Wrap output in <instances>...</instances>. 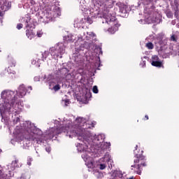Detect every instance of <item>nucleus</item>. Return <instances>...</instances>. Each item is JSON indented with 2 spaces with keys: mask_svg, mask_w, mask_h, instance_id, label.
I'll return each instance as SVG.
<instances>
[{
  "mask_svg": "<svg viewBox=\"0 0 179 179\" xmlns=\"http://www.w3.org/2000/svg\"><path fill=\"white\" fill-rule=\"evenodd\" d=\"M72 120H75V117L64 118L62 124L59 122L56 129L59 131V134L64 132L66 134V136H69L70 138L78 136V141H81L83 143L77 144V150L80 152H83L82 158L87 168L93 169L92 153L103 155L107 149H110L111 143L104 142L106 135L101 134L96 136L87 130L94 128V125L97 124L96 121L90 122L89 117L86 119L79 117L72 123ZM59 125L63 126L58 129Z\"/></svg>",
  "mask_w": 179,
  "mask_h": 179,
  "instance_id": "1",
  "label": "nucleus"
},
{
  "mask_svg": "<svg viewBox=\"0 0 179 179\" xmlns=\"http://www.w3.org/2000/svg\"><path fill=\"white\" fill-rule=\"evenodd\" d=\"M55 124L54 127L50 128L46 130L45 134H43V131L38 129L37 127L32 124L30 121L23 122L20 120V116H16L15 117L8 120V123H5L6 125H8L9 131H12V127L16 125L14 131V140H11V143L13 142H17L22 145V148L26 149L31 145L32 142H36V143H44V141H51L54 138H57L58 135L61 133L57 127L59 125V121L53 120Z\"/></svg>",
  "mask_w": 179,
  "mask_h": 179,
  "instance_id": "2",
  "label": "nucleus"
},
{
  "mask_svg": "<svg viewBox=\"0 0 179 179\" xmlns=\"http://www.w3.org/2000/svg\"><path fill=\"white\" fill-rule=\"evenodd\" d=\"M27 93H30L24 85L19 86L16 92L5 90L1 93L2 103H0V114L1 115L2 122L9 124L10 115L13 118L20 117L19 114L23 110V103L17 101V97L22 99ZM17 96V97H16Z\"/></svg>",
  "mask_w": 179,
  "mask_h": 179,
  "instance_id": "3",
  "label": "nucleus"
},
{
  "mask_svg": "<svg viewBox=\"0 0 179 179\" xmlns=\"http://www.w3.org/2000/svg\"><path fill=\"white\" fill-rule=\"evenodd\" d=\"M78 43H81L80 50L83 51V48L86 50H93L94 48V43L96 42V34L93 32L83 33L78 36Z\"/></svg>",
  "mask_w": 179,
  "mask_h": 179,
  "instance_id": "4",
  "label": "nucleus"
},
{
  "mask_svg": "<svg viewBox=\"0 0 179 179\" xmlns=\"http://www.w3.org/2000/svg\"><path fill=\"white\" fill-rule=\"evenodd\" d=\"M102 23L111 26V27L108 28V29H104L105 31H108L110 34H114L116 31H118L120 24H118L117 22L115 16L111 15V13H103L102 16Z\"/></svg>",
  "mask_w": 179,
  "mask_h": 179,
  "instance_id": "5",
  "label": "nucleus"
},
{
  "mask_svg": "<svg viewBox=\"0 0 179 179\" xmlns=\"http://www.w3.org/2000/svg\"><path fill=\"white\" fill-rule=\"evenodd\" d=\"M160 50L159 51V57L162 58H169L171 55L179 57V50H177V48L174 46L166 45V41H160Z\"/></svg>",
  "mask_w": 179,
  "mask_h": 179,
  "instance_id": "6",
  "label": "nucleus"
},
{
  "mask_svg": "<svg viewBox=\"0 0 179 179\" xmlns=\"http://www.w3.org/2000/svg\"><path fill=\"white\" fill-rule=\"evenodd\" d=\"M145 23L150 24L157 22V13L155 12V6H150V8L145 7L144 9ZM141 23H143V20H141Z\"/></svg>",
  "mask_w": 179,
  "mask_h": 179,
  "instance_id": "7",
  "label": "nucleus"
},
{
  "mask_svg": "<svg viewBox=\"0 0 179 179\" xmlns=\"http://www.w3.org/2000/svg\"><path fill=\"white\" fill-rule=\"evenodd\" d=\"M61 16V11H59V8H53L50 11H45L43 15H40L39 22L42 23H48L49 22H52L53 19Z\"/></svg>",
  "mask_w": 179,
  "mask_h": 179,
  "instance_id": "8",
  "label": "nucleus"
},
{
  "mask_svg": "<svg viewBox=\"0 0 179 179\" xmlns=\"http://www.w3.org/2000/svg\"><path fill=\"white\" fill-rule=\"evenodd\" d=\"M50 55L55 59L57 58H62V55L65 54V45L63 43H59L54 47L50 48Z\"/></svg>",
  "mask_w": 179,
  "mask_h": 179,
  "instance_id": "9",
  "label": "nucleus"
},
{
  "mask_svg": "<svg viewBox=\"0 0 179 179\" xmlns=\"http://www.w3.org/2000/svg\"><path fill=\"white\" fill-rule=\"evenodd\" d=\"M113 158L110 153L106 152L103 157L98 160L97 166L99 167V170H104L107 168V163L108 164H110L108 166L109 169H113Z\"/></svg>",
  "mask_w": 179,
  "mask_h": 179,
  "instance_id": "10",
  "label": "nucleus"
},
{
  "mask_svg": "<svg viewBox=\"0 0 179 179\" xmlns=\"http://www.w3.org/2000/svg\"><path fill=\"white\" fill-rule=\"evenodd\" d=\"M47 82H49V89L54 92H58L61 89V80L57 78H52V76L49 75L47 78Z\"/></svg>",
  "mask_w": 179,
  "mask_h": 179,
  "instance_id": "11",
  "label": "nucleus"
},
{
  "mask_svg": "<svg viewBox=\"0 0 179 179\" xmlns=\"http://www.w3.org/2000/svg\"><path fill=\"white\" fill-rule=\"evenodd\" d=\"M19 159H15L11 162V164L7 165L6 170L8 171V175H7L8 178H10V177H13L15 170L16 169L19 168Z\"/></svg>",
  "mask_w": 179,
  "mask_h": 179,
  "instance_id": "12",
  "label": "nucleus"
},
{
  "mask_svg": "<svg viewBox=\"0 0 179 179\" xmlns=\"http://www.w3.org/2000/svg\"><path fill=\"white\" fill-rule=\"evenodd\" d=\"M21 23H23L25 25L27 30H29V29H32L35 27L34 22H33V20L29 17H25L21 19Z\"/></svg>",
  "mask_w": 179,
  "mask_h": 179,
  "instance_id": "13",
  "label": "nucleus"
},
{
  "mask_svg": "<svg viewBox=\"0 0 179 179\" xmlns=\"http://www.w3.org/2000/svg\"><path fill=\"white\" fill-rule=\"evenodd\" d=\"M150 62L152 66H156L157 68H162L163 66V62L160 60L157 55L152 56Z\"/></svg>",
  "mask_w": 179,
  "mask_h": 179,
  "instance_id": "14",
  "label": "nucleus"
},
{
  "mask_svg": "<svg viewBox=\"0 0 179 179\" xmlns=\"http://www.w3.org/2000/svg\"><path fill=\"white\" fill-rule=\"evenodd\" d=\"M59 73H61V78L65 79L66 80H71L72 79V74L69 73L68 69L63 68L59 70Z\"/></svg>",
  "mask_w": 179,
  "mask_h": 179,
  "instance_id": "15",
  "label": "nucleus"
},
{
  "mask_svg": "<svg viewBox=\"0 0 179 179\" xmlns=\"http://www.w3.org/2000/svg\"><path fill=\"white\" fill-rule=\"evenodd\" d=\"M83 96L84 97L85 101H89V100L92 99V92H90V89L84 87L83 89Z\"/></svg>",
  "mask_w": 179,
  "mask_h": 179,
  "instance_id": "16",
  "label": "nucleus"
},
{
  "mask_svg": "<svg viewBox=\"0 0 179 179\" xmlns=\"http://www.w3.org/2000/svg\"><path fill=\"white\" fill-rule=\"evenodd\" d=\"M76 38H78V36L75 34H69L64 37V40L67 43H73Z\"/></svg>",
  "mask_w": 179,
  "mask_h": 179,
  "instance_id": "17",
  "label": "nucleus"
},
{
  "mask_svg": "<svg viewBox=\"0 0 179 179\" xmlns=\"http://www.w3.org/2000/svg\"><path fill=\"white\" fill-rule=\"evenodd\" d=\"M86 19L76 20L74 21V27L79 29L83 27V23H86Z\"/></svg>",
  "mask_w": 179,
  "mask_h": 179,
  "instance_id": "18",
  "label": "nucleus"
},
{
  "mask_svg": "<svg viewBox=\"0 0 179 179\" xmlns=\"http://www.w3.org/2000/svg\"><path fill=\"white\" fill-rule=\"evenodd\" d=\"M16 71H12L9 67L6 69L1 73V76H9V75H15Z\"/></svg>",
  "mask_w": 179,
  "mask_h": 179,
  "instance_id": "19",
  "label": "nucleus"
},
{
  "mask_svg": "<svg viewBox=\"0 0 179 179\" xmlns=\"http://www.w3.org/2000/svg\"><path fill=\"white\" fill-rule=\"evenodd\" d=\"M11 6L12 4L10 3L6 2L1 6V8L3 12H6L7 10H9L10 9Z\"/></svg>",
  "mask_w": 179,
  "mask_h": 179,
  "instance_id": "20",
  "label": "nucleus"
},
{
  "mask_svg": "<svg viewBox=\"0 0 179 179\" xmlns=\"http://www.w3.org/2000/svg\"><path fill=\"white\" fill-rule=\"evenodd\" d=\"M113 176L115 177V179L122 178L124 177V174H122V171H114Z\"/></svg>",
  "mask_w": 179,
  "mask_h": 179,
  "instance_id": "21",
  "label": "nucleus"
},
{
  "mask_svg": "<svg viewBox=\"0 0 179 179\" xmlns=\"http://www.w3.org/2000/svg\"><path fill=\"white\" fill-rule=\"evenodd\" d=\"M120 12L127 16L128 15V6L126 5H123L120 8Z\"/></svg>",
  "mask_w": 179,
  "mask_h": 179,
  "instance_id": "22",
  "label": "nucleus"
},
{
  "mask_svg": "<svg viewBox=\"0 0 179 179\" xmlns=\"http://www.w3.org/2000/svg\"><path fill=\"white\" fill-rule=\"evenodd\" d=\"M27 36L29 38V40H31L35 36L34 32H33V29H27Z\"/></svg>",
  "mask_w": 179,
  "mask_h": 179,
  "instance_id": "23",
  "label": "nucleus"
},
{
  "mask_svg": "<svg viewBox=\"0 0 179 179\" xmlns=\"http://www.w3.org/2000/svg\"><path fill=\"white\" fill-rule=\"evenodd\" d=\"M50 57V52L45 51L42 53V61H47L48 62V57Z\"/></svg>",
  "mask_w": 179,
  "mask_h": 179,
  "instance_id": "24",
  "label": "nucleus"
},
{
  "mask_svg": "<svg viewBox=\"0 0 179 179\" xmlns=\"http://www.w3.org/2000/svg\"><path fill=\"white\" fill-rule=\"evenodd\" d=\"M136 159H134V163H139L140 160H145V156L142 155L136 154Z\"/></svg>",
  "mask_w": 179,
  "mask_h": 179,
  "instance_id": "25",
  "label": "nucleus"
},
{
  "mask_svg": "<svg viewBox=\"0 0 179 179\" xmlns=\"http://www.w3.org/2000/svg\"><path fill=\"white\" fill-rule=\"evenodd\" d=\"M40 59L38 58H36V59H34L32 61H31V64L32 65H34L36 68H39L40 66Z\"/></svg>",
  "mask_w": 179,
  "mask_h": 179,
  "instance_id": "26",
  "label": "nucleus"
},
{
  "mask_svg": "<svg viewBox=\"0 0 179 179\" xmlns=\"http://www.w3.org/2000/svg\"><path fill=\"white\" fill-rule=\"evenodd\" d=\"M146 59H149V57L147 56H144L143 58H141L142 62L140 63V66L142 68H145V66H146Z\"/></svg>",
  "mask_w": 179,
  "mask_h": 179,
  "instance_id": "27",
  "label": "nucleus"
},
{
  "mask_svg": "<svg viewBox=\"0 0 179 179\" xmlns=\"http://www.w3.org/2000/svg\"><path fill=\"white\" fill-rule=\"evenodd\" d=\"M8 62L10 66H16V61L13 59V57H9L8 58Z\"/></svg>",
  "mask_w": 179,
  "mask_h": 179,
  "instance_id": "28",
  "label": "nucleus"
},
{
  "mask_svg": "<svg viewBox=\"0 0 179 179\" xmlns=\"http://www.w3.org/2000/svg\"><path fill=\"white\" fill-rule=\"evenodd\" d=\"M0 179H9L7 174L3 173L2 167L0 166Z\"/></svg>",
  "mask_w": 179,
  "mask_h": 179,
  "instance_id": "29",
  "label": "nucleus"
},
{
  "mask_svg": "<svg viewBox=\"0 0 179 179\" xmlns=\"http://www.w3.org/2000/svg\"><path fill=\"white\" fill-rule=\"evenodd\" d=\"M145 47L148 48V50H153V48H155L153 43H152L151 42L147 43L145 44Z\"/></svg>",
  "mask_w": 179,
  "mask_h": 179,
  "instance_id": "30",
  "label": "nucleus"
},
{
  "mask_svg": "<svg viewBox=\"0 0 179 179\" xmlns=\"http://www.w3.org/2000/svg\"><path fill=\"white\" fill-rule=\"evenodd\" d=\"M142 166L143 167H146V163L143 162V163H141V164H138L137 166L136 165L131 166V167H136V169H138V170H139V169H141V167H142Z\"/></svg>",
  "mask_w": 179,
  "mask_h": 179,
  "instance_id": "31",
  "label": "nucleus"
},
{
  "mask_svg": "<svg viewBox=\"0 0 179 179\" xmlns=\"http://www.w3.org/2000/svg\"><path fill=\"white\" fill-rule=\"evenodd\" d=\"M69 99H63L62 101V104H63V106H65L66 107L68 106V105L69 104Z\"/></svg>",
  "mask_w": 179,
  "mask_h": 179,
  "instance_id": "32",
  "label": "nucleus"
},
{
  "mask_svg": "<svg viewBox=\"0 0 179 179\" xmlns=\"http://www.w3.org/2000/svg\"><path fill=\"white\" fill-rule=\"evenodd\" d=\"M92 92H93V93H95V94H97V93H99V88L97 87L96 85H94L93 87Z\"/></svg>",
  "mask_w": 179,
  "mask_h": 179,
  "instance_id": "33",
  "label": "nucleus"
},
{
  "mask_svg": "<svg viewBox=\"0 0 179 179\" xmlns=\"http://www.w3.org/2000/svg\"><path fill=\"white\" fill-rule=\"evenodd\" d=\"M87 22V23H89V24H92V23H93V20H92V18L87 17V18H85V22Z\"/></svg>",
  "mask_w": 179,
  "mask_h": 179,
  "instance_id": "34",
  "label": "nucleus"
},
{
  "mask_svg": "<svg viewBox=\"0 0 179 179\" xmlns=\"http://www.w3.org/2000/svg\"><path fill=\"white\" fill-rule=\"evenodd\" d=\"M33 162V158L28 157L27 159V164L28 166H31V162Z\"/></svg>",
  "mask_w": 179,
  "mask_h": 179,
  "instance_id": "35",
  "label": "nucleus"
},
{
  "mask_svg": "<svg viewBox=\"0 0 179 179\" xmlns=\"http://www.w3.org/2000/svg\"><path fill=\"white\" fill-rule=\"evenodd\" d=\"M20 179H30V176L29 175L24 174L20 177Z\"/></svg>",
  "mask_w": 179,
  "mask_h": 179,
  "instance_id": "36",
  "label": "nucleus"
},
{
  "mask_svg": "<svg viewBox=\"0 0 179 179\" xmlns=\"http://www.w3.org/2000/svg\"><path fill=\"white\" fill-rule=\"evenodd\" d=\"M36 36L38 37H42V36H43V31H41V30L38 31L37 33H36Z\"/></svg>",
  "mask_w": 179,
  "mask_h": 179,
  "instance_id": "37",
  "label": "nucleus"
},
{
  "mask_svg": "<svg viewBox=\"0 0 179 179\" xmlns=\"http://www.w3.org/2000/svg\"><path fill=\"white\" fill-rule=\"evenodd\" d=\"M30 3H31V8L33 9V6H35L36 4V1H34V0H30Z\"/></svg>",
  "mask_w": 179,
  "mask_h": 179,
  "instance_id": "38",
  "label": "nucleus"
},
{
  "mask_svg": "<svg viewBox=\"0 0 179 179\" xmlns=\"http://www.w3.org/2000/svg\"><path fill=\"white\" fill-rule=\"evenodd\" d=\"M171 41H177V36H176V35H172L171 36Z\"/></svg>",
  "mask_w": 179,
  "mask_h": 179,
  "instance_id": "39",
  "label": "nucleus"
},
{
  "mask_svg": "<svg viewBox=\"0 0 179 179\" xmlns=\"http://www.w3.org/2000/svg\"><path fill=\"white\" fill-rule=\"evenodd\" d=\"M23 28V24H17V30H20V29H22Z\"/></svg>",
  "mask_w": 179,
  "mask_h": 179,
  "instance_id": "40",
  "label": "nucleus"
},
{
  "mask_svg": "<svg viewBox=\"0 0 179 179\" xmlns=\"http://www.w3.org/2000/svg\"><path fill=\"white\" fill-rule=\"evenodd\" d=\"M45 150L46 152H48V153H50V152H51V147L50 146L46 147Z\"/></svg>",
  "mask_w": 179,
  "mask_h": 179,
  "instance_id": "41",
  "label": "nucleus"
},
{
  "mask_svg": "<svg viewBox=\"0 0 179 179\" xmlns=\"http://www.w3.org/2000/svg\"><path fill=\"white\" fill-rule=\"evenodd\" d=\"M34 80L35 82H38V81H40V77H35V78H34Z\"/></svg>",
  "mask_w": 179,
  "mask_h": 179,
  "instance_id": "42",
  "label": "nucleus"
},
{
  "mask_svg": "<svg viewBox=\"0 0 179 179\" xmlns=\"http://www.w3.org/2000/svg\"><path fill=\"white\" fill-rule=\"evenodd\" d=\"M142 173V170L140 169L137 171V174H138V176H141V174Z\"/></svg>",
  "mask_w": 179,
  "mask_h": 179,
  "instance_id": "43",
  "label": "nucleus"
},
{
  "mask_svg": "<svg viewBox=\"0 0 179 179\" xmlns=\"http://www.w3.org/2000/svg\"><path fill=\"white\" fill-rule=\"evenodd\" d=\"M98 50L99 51V54H103V51H101V48H99Z\"/></svg>",
  "mask_w": 179,
  "mask_h": 179,
  "instance_id": "44",
  "label": "nucleus"
},
{
  "mask_svg": "<svg viewBox=\"0 0 179 179\" xmlns=\"http://www.w3.org/2000/svg\"><path fill=\"white\" fill-rule=\"evenodd\" d=\"M28 89H29V90H33V88L31 86L28 87Z\"/></svg>",
  "mask_w": 179,
  "mask_h": 179,
  "instance_id": "45",
  "label": "nucleus"
},
{
  "mask_svg": "<svg viewBox=\"0 0 179 179\" xmlns=\"http://www.w3.org/2000/svg\"><path fill=\"white\" fill-rule=\"evenodd\" d=\"M145 117L146 120H149V116H148V115H146Z\"/></svg>",
  "mask_w": 179,
  "mask_h": 179,
  "instance_id": "46",
  "label": "nucleus"
},
{
  "mask_svg": "<svg viewBox=\"0 0 179 179\" xmlns=\"http://www.w3.org/2000/svg\"><path fill=\"white\" fill-rule=\"evenodd\" d=\"M135 150H138V145H136Z\"/></svg>",
  "mask_w": 179,
  "mask_h": 179,
  "instance_id": "47",
  "label": "nucleus"
},
{
  "mask_svg": "<svg viewBox=\"0 0 179 179\" xmlns=\"http://www.w3.org/2000/svg\"><path fill=\"white\" fill-rule=\"evenodd\" d=\"M1 152H2V150L0 149V153H1Z\"/></svg>",
  "mask_w": 179,
  "mask_h": 179,
  "instance_id": "48",
  "label": "nucleus"
},
{
  "mask_svg": "<svg viewBox=\"0 0 179 179\" xmlns=\"http://www.w3.org/2000/svg\"><path fill=\"white\" fill-rule=\"evenodd\" d=\"M134 153H136V152H135V150H134Z\"/></svg>",
  "mask_w": 179,
  "mask_h": 179,
  "instance_id": "49",
  "label": "nucleus"
},
{
  "mask_svg": "<svg viewBox=\"0 0 179 179\" xmlns=\"http://www.w3.org/2000/svg\"><path fill=\"white\" fill-rule=\"evenodd\" d=\"M106 1H108V0H106Z\"/></svg>",
  "mask_w": 179,
  "mask_h": 179,
  "instance_id": "50",
  "label": "nucleus"
}]
</instances>
